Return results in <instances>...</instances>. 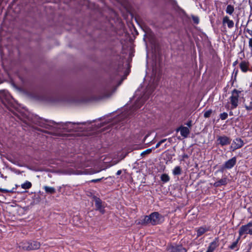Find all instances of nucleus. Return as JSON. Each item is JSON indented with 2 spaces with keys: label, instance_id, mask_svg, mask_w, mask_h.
Returning <instances> with one entry per match:
<instances>
[{
  "label": "nucleus",
  "instance_id": "obj_1",
  "mask_svg": "<svg viewBox=\"0 0 252 252\" xmlns=\"http://www.w3.org/2000/svg\"><path fill=\"white\" fill-rule=\"evenodd\" d=\"M163 221V217L158 212L152 213L148 216H145L141 220L142 225L150 224L156 225L161 223Z\"/></svg>",
  "mask_w": 252,
  "mask_h": 252
},
{
  "label": "nucleus",
  "instance_id": "obj_2",
  "mask_svg": "<svg viewBox=\"0 0 252 252\" xmlns=\"http://www.w3.org/2000/svg\"><path fill=\"white\" fill-rule=\"evenodd\" d=\"M242 91L235 89L231 92V95L229 97L231 109H234L237 107L239 103V97Z\"/></svg>",
  "mask_w": 252,
  "mask_h": 252
},
{
  "label": "nucleus",
  "instance_id": "obj_3",
  "mask_svg": "<svg viewBox=\"0 0 252 252\" xmlns=\"http://www.w3.org/2000/svg\"><path fill=\"white\" fill-rule=\"evenodd\" d=\"M231 139L225 135H218L217 136L216 144L218 146L223 147L231 144Z\"/></svg>",
  "mask_w": 252,
  "mask_h": 252
},
{
  "label": "nucleus",
  "instance_id": "obj_4",
  "mask_svg": "<svg viewBox=\"0 0 252 252\" xmlns=\"http://www.w3.org/2000/svg\"><path fill=\"white\" fill-rule=\"evenodd\" d=\"M244 144V141L241 138L236 137L232 140L229 147V150L231 152H233L236 150L241 148Z\"/></svg>",
  "mask_w": 252,
  "mask_h": 252
},
{
  "label": "nucleus",
  "instance_id": "obj_5",
  "mask_svg": "<svg viewBox=\"0 0 252 252\" xmlns=\"http://www.w3.org/2000/svg\"><path fill=\"white\" fill-rule=\"evenodd\" d=\"M169 252H187V249L181 245L170 244L167 247Z\"/></svg>",
  "mask_w": 252,
  "mask_h": 252
},
{
  "label": "nucleus",
  "instance_id": "obj_6",
  "mask_svg": "<svg viewBox=\"0 0 252 252\" xmlns=\"http://www.w3.org/2000/svg\"><path fill=\"white\" fill-rule=\"evenodd\" d=\"M94 201L95 202V210L99 211L101 213L104 214L105 212L104 207L102 205V200L100 198L95 196H93Z\"/></svg>",
  "mask_w": 252,
  "mask_h": 252
},
{
  "label": "nucleus",
  "instance_id": "obj_7",
  "mask_svg": "<svg viewBox=\"0 0 252 252\" xmlns=\"http://www.w3.org/2000/svg\"><path fill=\"white\" fill-rule=\"evenodd\" d=\"M57 125V124H56L53 121H43L41 120L40 122H39V126L44 127L46 129H51L53 125Z\"/></svg>",
  "mask_w": 252,
  "mask_h": 252
},
{
  "label": "nucleus",
  "instance_id": "obj_8",
  "mask_svg": "<svg viewBox=\"0 0 252 252\" xmlns=\"http://www.w3.org/2000/svg\"><path fill=\"white\" fill-rule=\"evenodd\" d=\"M236 162L237 158L236 157H234L224 163V167L227 169H231L235 165Z\"/></svg>",
  "mask_w": 252,
  "mask_h": 252
},
{
  "label": "nucleus",
  "instance_id": "obj_9",
  "mask_svg": "<svg viewBox=\"0 0 252 252\" xmlns=\"http://www.w3.org/2000/svg\"><path fill=\"white\" fill-rule=\"evenodd\" d=\"M219 245V239L218 237L215 238L213 241L210 244L206 252H213Z\"/></svg>",
  "mask_w": 252,
  "mask_h": 252
},
{
  "label": "nucleus",
  "instance_id": "obj_10",
  "mask_svg": "<svg viewBox=\"0 0 252 252\" xmlns=\"http://www.w3.org/2000/svg\"><path fill=\"white\" fill-rule=\"evenodd\" d=\"M228 182V179L227 177L226 176H224L221 179L216 181L214 183L213 186L216 188L220 187L221 186H225L227 184Z\"/></svg>",
  "mask_w": 252,
  "mask_h": 252
},
{
  "label": "nucleus",
  "instance_id": "obj_11",
  "mask_svg": "<svg viewBox=\"0 0 252 252\" xmlns=\"http://www.w3.org/2000/svg\"><path fill=\"white\" fill-rule=\"evenodd\" d=\"M251 227L247 223L245 225H242L239 230V236L241 237L244 234H249V230H251V228H250Z\"/></svg>",
  "mask_w": 252,
  "mask_h": 252
},
{
  "label": "nucleus",
  "instance_id": "obj_12",
  "mask_svg": "<svg viewBox=\"0 0 252 252\" xmlns=\"http://www.w3.org/2000/svg\"><path fill=\"white\" fill-rule=\"evenodd\" d=\"M222 23L223 26L227 25L229 29H232L234 25V22L230 20L227 16H225L223 17Z\"/></svg>",
  "mask_w": 252,
  "mask_h": 252
},
{
  "label": "nucleus",
  "instance_id": "obj_13",
  "mask_svg": "<svg viewBox=\"0 0 252 252\" xmlns=\"http://www.w3.org/2000/svg\"><path fill=\"white\" fill-rule=\"evenodd\" d=\"M177 131H180L181 135L186 138L189 133V130L187 127L181 126L177 129Z\"/></svg>",
  "mask_w": 252,
  "mask_h": 252
},
{
  "label": "nucleus",
  "instance_id": "obj_14",
  "mask_svg": "<svg viewBox=\"0 0 252 252\" xmlns=\"http://www.w3.org/2000/svg\"><path fill=\"white\" fill-rule=\"evenodd\" d=\"M249 63L246 61H242L239 64V67L243 72H247L249 68Z\"/></svg>",
  "mask_w": 252,
  "mask_h": 252
},
{
  "label": "nucleus",
  "instance_id": "obj_15",
  "mask_svg": "<svg viewBox=\"0 0 252 252\" xmlns=\"http://www.w3.org/2000/svg\"><path fill=\"white\" fill-rule=\"evenodd\" d=\"M196 231L197 238L202 236L206 232L209 230V229L206 227L201 226L195 229Z\"/></svg>",
  "mask_w": 252,
  "mask_h": 252
},
{
  "label": "nucleus",
  "instance_id": "obj_16",
  "mask_svg": "<svg viewBox=\"0 0 252 252\" xmlns=\"http://www.w3.org/2000/svg\"><path fill=\"white\" fill-rule=\"evenodd\" d=\"M28 244L29 246L27 248L28 250H37L39 249L40 246V243L37 241H32Z\"/></svg>",
  "mask_w": 252,
  "mask_h": 252
},
{
  "label": "nucleus",
  "instance_id": "obj_17",
  "mask_svg": "<svg viewBox=\"0 0 252 252\" xmlns=\"http://www.w3.org/2000/svg\"><path fill=\"white\" fill-rule=\"evenodd\" d=\"M0 97L2 99H5L9 101L10 98L11 97L9 93L5 90L0 91Z\"/></svg>",
  "mask_w": 252,
  "mask_h": 252
},
{
  "label": "nucleus",
  "instance_id": "obj_18",
  "mask_svg": "<svg viewBox=\"0 0 252 252\" xmlns=\"http://www.w3.org/2000/svg\"><path fill=\"white\" fill-rule=\"evenodd\" d=\"M241 239L239 236L236 239V240L233 242L231 245L228 247V248L231 250H235L237 251L239 250L238 243Z\"/></svg>",
  "mask_w": 252,
  "mask_h": 252
},
{
  "label": "nucleus",
  "instance_id": "obj_19",
  "mask_svg": "<svg viewBox=\"0 0 252 252\" xmlns=\"http://www.w3.org/2000/svg\"><path fill=\"white\" fill-rule=\"evenodd\" d=\"M244 105L248 113L252 115V100L249 102H244Z\"/></svg>",
  "mask_w": 252,
  "mask_h": 252
},
{
  "label": "nucleus",
  "instance_id": "obj_20",
  "mask_svg": "<svg viewBox=\"0 0 252 252\" xmlns=\"http://www.w3.org/2000/svg\"><path fill=\"white\" fill-rule=\"evenodd\" d=\"M43 189L45 192L49 194H53L56 192V189L54 187L45 186L43 187Z\"/></svg>",
  "mask_w": 252,
  "mask_h": 252
},
{
  "label": "nucleus",
  "instance_id": "obj_21",
  "mask_svg": "<svg viewBox=\"0 0 252 252\" xmlns=\"http://www.w3.org/2000/svg\"><path fill=\"white\" fill-rule=\"evenodd\" d=\"M226 13L230 15H232L234 11V7L233 5L229 4L226 8Z\"/></svg>",
  "mask_w": 252,
  "mask_h": 252
},
{
  "label": "nucleus",
  "instance_id": "obj_22",
  "mask_svg": "<svg viewBox=\"0 0 252 252\" xmlns=\"http://www.w3.org/2000/svg\"><path fill=\"white\" fill-rule=\"evenodd\" d=\"M172 173L175 176L181 175L182 173L181 167L179 166H176L173 169V170L172 171Z\"/></svg>",
  "mask_w": 252,
  "mask_h": 252
},
{
  "label": "nucleus",
  "instance_id": "obj_23",
  "mask_svg": "<svg viewBox=\"0 0 252 252\" xmlns=\"http://www.w3.org/2000/svg\"><path fill=\"white\" fill-rule=\"evenodd\" d=\"M161 181L165 183H167L170 180V177L167 174H163L160 176Z\"/></svg>",
  "mask_w": 252,
  "mask_h": 252
},
{
  "label": "nucleus",
  "instance_id": "obj_24",
  "mask_svg": "<svg viewBox=\"0 0 252 252\" xmlns=\"http://www.w3.org/2000/svg\"><path fill=\"white\" fill-rule=\"evenodd\" d=\"M32 183L28 181H27L24 183H23L21 185L22 188L25 189H30L32 187Z\"/></svg>",
  "mask_w": 252,
  "mask_h": 252
},
{
  "label": "nucleus",
  "instance_id": "obj_25",
  "mask_svg": "<svg viewBox=\"0 0 252 252\" xmlns=\"http://www.w3.org/2000/svg\"><path fill=\"white\" fill-rule=\"evenodd\" d=\"M111 87L112 86H109L105 89V93L103 94L102 97H107L109 95V92L111 89Z\"/></svg>",
  "mask_w": 252,
  "mask_h": 252
},
{
  "label": "nucleus",
  "instance_id": "obj_26",
  "mask_svg": "<svg viewBox=\"0 0 252 252\" xmlns=\"http://www.w3.org/2000/svg\"><path fill=\"white\" fill-rule=\"evenodd\" d=\"M213 112V111L212 109H209V110L206 111L204 113V117L205 118H208L211 116V115L212 114Z\"/></svg>",
  "mask_w": 252,
  "mask_h": 252
},
{
  "label": "nucleus",
  "instance_id": "obj_27",
  "mask_svg": "<svg viewBox=\"0 0 252 252\" xmlns=\"http://www.w3.org/2000/svg\"><path fill=\"white\" fill-rule=\"evenodd\" d=\"M228 114L226 112H223L220 115V118L221 120H224L227 119Z\"/></svg>",
  "mask_w": 252,
  "mask_h": 252
},
{
  "label": "nucleus",
  "instance_id": "obj_28",
  "mask_svg": "<svg viewBox=\"0 0 252 252\" xmlns=\"http://www.w3.org/2000/svg\"><path fill=\"white\" fill-rule=\"evenodd\" d=\"M152 149H148L141 153V156H143L145 155L149 154L152 152Z\"/></svg>",
  "mask_w": 252,
  "mask_h": 252
},
{
  "label": "nucleus",
  "instance_id": "obj_29",
  "mask_svg": "<svg viewBox=\"0 0 252 252\" xmlns=\"http://www.w3.org/2000/svg\"><path fill=\"white\" fill-rule=\"evenodd\" d=\"M192 19L194 24H198L199 22V19L197 16H192Z\"/></svg>",
  "mask_w": 252,
  "mask_h": 252
},
{
  "label": "nucleus",
  "instance_id": "obj_30",
  "mask_svg": "<svg viewBox=\"0 0 252 252\" xmlns=\"http://www.w3.org/2000/svg\"><path fill=\"white\" fill-rule=\"evenodd\" d=\"M124 67H123V65H119L118 66V70H117V72H118V74L119 75H121V73H122L123 70H124Z\"/></svg>",
  "mask_w": 252,
  "mask_h": 252
},
{
  "label": "nucleus",
  "instance_id": "obj_31",
  "mask_svg": "<svg viewBox=\"0 0 252 252\" xmlns=\"http://www.w3.org/2000/svg\"><path fill=\"white\" fill-rule=\"evenodd\" d=\"M0 191L2 193H8V192H13V191L12 190H8L7 189H3L0 188Z\"/></svg>",
  "mask_w": 252,
  "mask_h": 252
},
{
  "label": "nucleus",
  "instance_id": "obj_32",
  "mask_svg": "<svg viewBox=\"0 0 252 252\" xmlns=\"http://www.w3.org/2000/svg\"><path fill=\"white\" fill-rule=\"evenodd\" d=\"M249 46L250 48L251 49V54L252 55V37L249 39Z\"/></svg>",
  "mask_w": 252,
  "mask_h": 252
},
{
  "label": "nucleus",
  "instance_id": "obj_33",
  "mask_svg": "<svg viewBox=\"0 0 252 252\" xmlns=\"http://www.w3.org/2000/svg\"><path fill=\"white\" fill-rule=\"evenodd\" d=\"M103 179V177H102V178H99V179H93V180H92L90 182L92 183H97V182H100Z\"/></svg>",
  "mask_w": 252,
  "mask_h": 252
},
{
  "label": "nucleus",
  "instance_id": "obj_34",
  "mask_svg": "<svg viewBox=\"0 0 252 252\" xmlns=\"http://www.w3.org/2000/svg\"><path fill=\"white\" fill-rule=\"evenodd\" d=\"M225 169H227L226 168H224V164H223L221 165V166L220 168V169H219V170L217 171V172H222H222L224 171V170H225Z\"/></svg>",
  "mask_w": 252,
  "mask_h": 252
},
{
  "label": "nucleus",
  "instance_id": "obj_35",
  "mask_svg": "<svg viewBox=\"0 0 252 252\" xmlns=\"http://www.w3.org/2000/svg\"><path fill=\"white\" fill-rule=\"evenodd\" d=\"M189 158V156L186 154H184L182 155V159H181V161L184 160L185 159H187Z\"/></svg>",
  "mask_w": 252,
  "mask_h": 252
},
{
  "label": "nucleus",
  "instance_id": "obj_36",
  "mask_svg": "<svg viewBox=\"0 0 252 252\" xmlns=\"http://www.w3.org/2000/svg\"><path fill=\"white\" fill-rule=\"evenodd\" d=\"M249 4L251 8V14L249 17V18H250L251 17H252V2H251L250 0H249ZM251 21H252V19H251Z\"/></svg>",
  "mask_w": 252,
  "mask_h": 252
},
{
  "label": "nucleus",
  "instance_id": "obj_37",
  "mask_svg": "<svg viewBox=\"0 0 252 252\" xmlns=\"http://www.w3.org/2000/svg\"><path fill=\"white\" fill-rule=\"evenodd\" d=\"M72 123H70V122H67V123H66L65 124H63L62 125V127H63V129H66V126H67L68 125H70Z\"/></svg>",
  "mask_w": 252,
  "mask_h": 252
},
{
  "label": "nucleus",
  "instance_id": "obj_38",
  "mask_svg": "<svg viewBox=\"0 0 252 252\" xmlns=\"http://www.w3.org/2000/svg\"><path fill=\"white\" fill-rule=\"evenodd\" d=\"M238 72V69H234V71H233V73H235V75H234V78H235V79H236V76H237V74Z\"/></svg>",
  "mask_w": 252,
  "mask_h": 252
},
{
  "label": "nucleus",
  "instance_id": "obj_39",
  "mask_svg": "<svg viewBox=\"0 0 252 252\" xmlns=\"http://www.w3.org/2000/svg\"><path fill=\"white\" fill-rule=\"evenodd\" d=\"M161 143H160V141H159L158 142V143H157V144L156 145L155 149L158 148V147L160 146V145H161Z\"/></svg>",
  "mask_w": 252,
  "mask_h": 252
},
{
  "label": "nucleus",
  "instance_id": "obj_40",
  "mask_svg": "<svg viewBox=\"0 0 252 252\" xmlns=\"http://www.w3.org/2000/svg\"><path fill=\"white\" fill-rule=\"evenodd\" d=\"M247 32L251 35L252 36V30H251L250 29H247Z\"/></svg>",
  "mask_w": 252,
  "mask_h": 252
},
{
  "label": "nucleus",
  "instance_id": "obj_41",
  "mask_svg": "<svg viewBox=\"0 0 252 252\" xmlns=\"http://www.w3.org/2000/svg\"><path fill=\"white\" fill-rule=\"evenodd\" d=\"M122 173V170H118L117 173H116V175H120Z\"/></svg>",
  "mask_w": 252,
  "mask_h": 252
},
{
  "label": "nucleus",
  "instance_id": "obj_42",
  "mask_svg": "<svg viewBox=\"0 0 252 252\" xmlns=\"http://www.w3.org/2000/svg\"><path fill=\"white\" fill-rule=\"evenodd\" d=\"M166 141V139H163L160 141L161 144H162L163 143L165 142Z\"/></svg>",
  "mask_w": 252,
  "mask_h": 252
},
{
  "label": "nucleus",
  "instance_id": "obj_43",
  "mask_svg": "<svg viewBox=\"0 0 252 252\" xmlns=\"http://www.w3.org/2000/svg\"><path fill=\"white\" fill-rule=\"evenodd\" d=\"M238 63V61H235L233 63V66H235Z\"/></svg>",
  "mask_w": 252,
  "mask_h": 252
},
{
  "label": "nucleus",
  "instance_id": "obj_44",
  "mask_svg": "<svg viewBox=\"0 0 252 252\" xmlns=\"http://www.w3.org/2000/svg\"><path fill=\"white\" fill-rule=\"evenodd\" d=\"M248 224L250 227H252V221H250Z\"/></svg>",
  "mask_w": 252,
  "mask_h": 252
},
{
  "label": "nucleus",
  "instance_id": "obj_45",
  "mask_svg": "<svg viewBox=\"0 0 252 252\" xmlns=\"http://www.w3.org/2000/svg\"><path fill=\"white\" fill-rule=\"evenodd\" d=\"M128 74V72H127L126 71H125V72H124V75L126 77L127 74Z\"/></svg>",
  "mask_w": 252,
  "mask_h": 252
},
{
  "label": "nucleus",
  "instance_id": "obj_46",
  "mask_svg": "<svg viewBox=\"0 0 252 252\" xmlns=\"http://www.w3.org/2000/svg\"><path fill=\"white\" fill-rule=\"evenodd\" d=\"M249 232L250 235H252V228H251V230H249Z\"/></svg>",
  "mask_w": 252,
  "mask_h": 252
},
{
  "label": "nucleus",
  "instance_id": "obj_47",
  "mask_svg": "<svg viewBox=\"0 0 252 252\" xmlns=\"http://www.w3.org/2000/svg\"><path fill=\"white\" fill-rule=\"evenodd\" d=\"M126 77H124L123 78H122L121 80L120 81V83H119V84H121V83H122V82L125 79Z\"/></svg>",
  "mask_w": 252,
  "mask_h": 252
},
{
  "label": "nucleus",
  "instance_id": "obj_48",
  "mask_svg": "<svg viewBox=\"0 0 252 252\" xmlns=\"http://www.w3.org/2000/svg\"><path fill=\"white\" fill-rule=\"evenodd\" d=\"M187 125L189 126H191V122H189L188 124H187Z\"/></svg>",
  "mask_w": 252,
  "mask_h": 252
},
{
  "label": "nucleus",
  "instance_id": "obj_49",
  "mask_svg": "<svg viewBox=\"0 0 252 252\" xmlns=\"http://www.w3.org/2000/svg\"><path fill=\"white\" fill-rule=\"evenodd\" d=\"M229 115H230V116L233 115V113H232V112H231H231H229Z\"/></svg>",
  "mask_w": 252,
  "mask_h": 252
}]
</instances>
